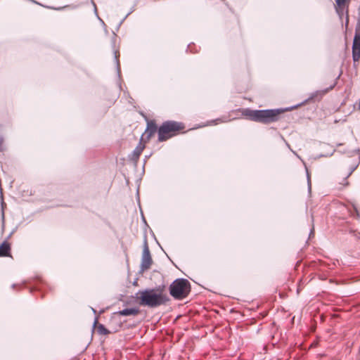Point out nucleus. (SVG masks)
<instances>
[{"instance_id": "obj_6", "label": "nucleus", "mask_w": 360, "mask_h": 360, "mask_svg": "<svg viewBox=\"0 0 360 360\" xmlns=\"http://www.w3.org/2000/svg\"><path fill=\"white\" fill-rule=\"evenodd\" d=\"M352 58L354 62L360 59V35L355 34L352 45Z\"/></svg>"}, {"instance_id": "obj_2", "label": "nucleus", "mask_w": 360, "mask_h": 360, "mask_svg": "<svg viewBox=\"0 0 360 360\" xmlns=\"http://www.w3.org/2000/svg\"><path fill=\"white\" fill-rule=\"evenodd\" d=\"M282 112L280 109L274 110H250L245 109L243 111V115L248 117L249 120L261 122L264 124H269L276 122L278 120L279 115Z\"/></svg>"}, {"instance_id": "obj_15", "label": "nucleus", "mask_w": 360, "mask_h": 360, "mask_svg": "<svg viewBox=\"0 0 360 360\" xmlns=\"http://www.w3.org/2000/svg\"><path fill=\"white\" fill-rule=\"evenodd\" d=\"M3 139L0 137V151L2 150Z\"/></svg>"}, {"instance_id": "obj_14", "label": "nucleus", "mask_w": 360, "mask_h": 360, "mask_svg": "<svg viewBox=\"0 0 360 360\" xmlns=\"http://www.w3.org/2000/svg\"><path fill=\"white\" fill-rule=\"evenodd\" d=\"M224 121L221 119H217L214 120H212L210 123V124H217L219 122H223Z\"/></svg>"}, {"instance_id": "obj_13", "label": "nucleus", "mask_w": 360, "mask_h": 360, "mask_svg": "<svg viewBox=\"0 0 360 360\" xmlns=\"http://www.w3.org/2000/svg\"><path fill=\"white\" fill-rule=\"evenodd\" d=\"M351 212V215L353 217H356L357 218L360 217V214L359 213V210H357V207L356 206H353V211Z\"/></svg>"}, {"instance_id": "obj_5", "label": "nucleus", "mask_w": 360, "mask_h": 360, "mask_svg": "<svg viewBox=\"0 0 360 360\" xmlns=\"http://www.w3.org/2000/svg\"><path fill=\"white\" fill-rule=\"evenodd\" d=\"M152 264V258L150 256V253L149 249L147 245L145 246L143 255H142V261H141V269L143 271L148 269Z\"/></svg>"}, {"instance_id": "obj_4", "label": "nucleus", "mask_w": 360, "mask_h": 360, "mask_svg": "<svg viewBox=\"0 0 360 360\" xmlns=\"http://www.w3.org/2000/svg\"><path fill=\"white\" fill-rule=\"evenodd\" d=\"M184 127L181 123L174 121H167L162 123L159 127L158 141H165L174 136L177 131L184 129Z\"/></svg>"}, {"instance_id": "obj_12", "label": "nucleus", "mask_w": 360, "mask_h": 360, "mask_svg": "<svg viewBox=\"0 0 360 360\" xmlns=\"http://www.w3.org/2000/svg\"><path fill=\"white\" fill-rule=\"evenodd\" d=\"M96 330L100 335H108L110 333V331L103 324H98L96 327Z\"/></svg>"}, {"instance_id": "obj_9", "label": "nucleus", "mask_w": 360, "mask_h": 360, "mask_svg": "<svg viewBox=\"0 0 360 360\" xmlns=\"http://www.w3.org/2000/svg\"><path fill=\"white\" fill-rule=\"evenodd\" d=\"M145 148V145L140 141L138 146L136 147V148L134 150L132 153V158L134 160H139L141 154L142 153L143 150Z\"/></svg>"}, {"instance_id": "obj_3", "label": "nucleus", "mask_w": 360, "mask_h": 360, "mask_svg": "<svg viewBox=\"0 0 360 360\" xmlns=\"http://www.w3.org/2000/svg\"><path fill=\"white\" fill-rule=\"evenodd\" d=\"M191 291V285L188 280L178 278L172 283L169 286L170 295L176 300L186 298Z\"/></svg>"}, {"instance_id": "obj_8", "label": "nucleus", "mask_w": 360, "mask_h": 360, "mask_svg": "<svg viewBox=\"0 0 360 360\" xmlns=\"http://www.w3.org/2000/svg\"><path fill=\"white\" fill-rule=\"evenodd\" d=\"M157 131V126L153 121L148 122L147 128L145 131V134L147 135V138L150 139Z\"/></svg>"}, {"instance_id": "obj_11", "label": "nucleus", "mask_w": 360, "mask_h": 360, "mask_svg": "<svg viewBox=\"0 0 360 360\" xmlns=\"http://www.w3.org/2000/svg\"><path fill=\"white\" fill-rule=\"evenodd\" d=\"M119 313L122 316H135L139 314V309L136 308L124 309Z\"/></svg>"}, {"instance_id": "obj_7", "label": "nucleus", "mask_w": 360, "mask_h": 360, "mask_svg": "<svg viewBox=\"0 0 360 360\" xmlns=\"http://www.w3.org/2000/svg\"><path fill=\"white\" fill-rule=\"evenodd\" d=\"M336 11L339 15L343 14V12L348 6L349 0H335Z\"/></svg>"}, {"instance_id": "obj_1", "label": "nucleus", "mask_w": 360, "mask_h": 360, "mask_svg": "<svg viewBox=\"0 0 360 360\" xmlns=\"http://www.w3.org/2000/svg\"><path fill=\"white\" fill-rule=\"evenodd\" d=\"M136 299L140 305L150 308H155L165 304L169 300L167 295L165 292L164 286L139 290L136 293Z\"/></svg>"}, {"instance_id": "obj_16", "label": "nucleus", "mask_w": 360, "mask_h": 360, "mask_svg": "<svg viewBox=\"0 0 360 360\" xmlns=\"http://www.w3.org/2000/svg\"><path fill=\"white\" fill-rule=\"evenodd\" d=\"M97 323H98V321H97V319H96V320H95V321H94V326H96V325L97 324Z\"/></svg>"}, {"instance_id": "obj_10", "label": "nucleus", "mask_w": 360, "mask_h": 360, "mask_svg": "<svg viewBox=\"0 0 360 360\" xmlns=\"http://www.w3.org/2000/svg\"><path fill=\"white\" fill-rule=\"evenodd\" d=\"M11 247L8 242L5 241L0 245V257H6L10 255Z\"/></svg>"}]
</instances>
